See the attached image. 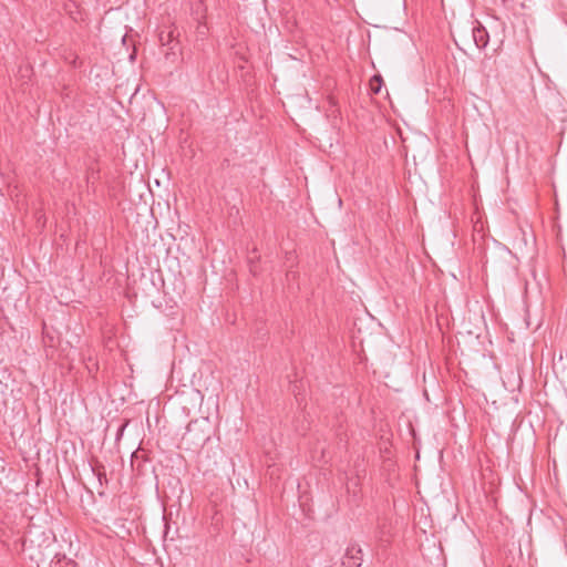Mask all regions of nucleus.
Returning <instances> with one entry per match:
<instances>
[{
    "mask_svg": "<svg viewBox=\"0 0 567 567\" xmlns=\"http://www.w3.org/2000/svg\"><path fill=\"white\" fill-rule=\"evenodd\" d=\"M209 439L210 423L207 417L192 420L183 435V441L195 447L203 446Z\"/></svg>",
    "mask_w": 567,
    "mask_h": 567,
    "instance_id": "nucleus-1",
    "label": "nucleus"
},
{
    "mask_svg": "<svg viewBox=\"0 0 567 567\" xmlns=\"http://www.w3.org/2000/svg\"><path fill=\"white\" fill-rule=\"evenodd\" d=\"M362 565V549L360 546L352 544L347 547L342 558L343 567H360Z\"/></svg>",
    "mask_w": 567,
    "mask_h": 567,
    "instance_id": "nucleus-2",
    "label": "nucleus"
},
{
    "mask_svg": "<svg viewBox=\"0 0 567 567\" xmlns=\"http://www.w3.org/2000/svg\"><path fill=\"white\" fill-rule=\"evenodd\" d=\"M472 37H473V41H474L475 45L478 49H484L487 47L489 37H488V32L486 31V29L483 25L478 24V25L474 27L472 29Z\"/></svg>",
    "mask_w": 567,
    "mask_h": 567,
    "instance_id": "nucleus-3",
    "label": "nucleus"
},
{
    "mask_svg": "<svg viewBox=\"0 0 567 567\" xmlns=\"http://www.w3.org/2000/svg\"><path fill=\"white\" fill-rule=\"evenodd\" d=\"M382 78L380 75H374L371 80V90L373 93H379L381 89Z\"/></svg>",
    "mask_w": 567,
    "mask_h": 567,
    "instance_id": "nucleus-4",
    "label": "nucleus"
},
{
    "mask_svg": "<svg viewBox=\"0 0 567 567\" xmlns=\"http://www.w3.org/2000/svg\"><path fill=\"white\" fill-rule=\"evenodd\" d=\"M174 35H173V31H169L167 32L166 34L164 32H162L159 34V41L162 43V45H167L171 43V41L173 40Z\"/></svg>",
    "mask_w": 567,
    "mask_h": 567,
    "instance_id": "nucleus-5",
    "label": "nucleus"
},
{
    "mask_svg": "<svg viewBox=\"0 0 567 567\" xmlns=\"http://www.w3.org/2000/svg\"><path fill=\"white\" fill-rule=\"evenodd\" d=\"M205 29H206V27H205V25H199V27H198V32H199L200 34H204V33H205Z\"/></svg>",
    "mask_w": 567,
    "mask_h": 567,
    "instance_id": "nucleus-6",
    "label": "nucleus"
}]
</instances>
